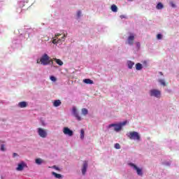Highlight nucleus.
Masks as SVG:
<instances>
[{
    "instance_id": "obj_1",
    "label": "nucleus",
    "mask_w": 179,
    "mask_h": 179,
    "mask_svg": "<svg viewBox=\"0 0 179 179\" xmlns=\"http://www.w3.org/2000/svg\"><path fill=\"white\" fill-rule=\"evenodd\" d=\"M37 64H41V65H43V66H46V65H52L54 64V61L51 59V57L48 56L47 53H44L40 58V59L37 60Z\"/></svg>"
},
{
    "instance_id": "obj_2",
    "label": "nucleus",
    "mask_w": 179,
    "mask_h": 179,
    "mask_svg": "<svg viewBox=\"0 0 179 179\" xmlns=\"http://www.w3.org/2000/svg\"><path fill=\"white\" fill-rule=\"evenodd\" d=\"M124 125H127V121L120 122L119 124H109V128H112V127H114V131H115V132H120V131L122 129V127H124Z\"/></svg>"
},
{
    "instance_id": "obj_3",
    "label": "nucleus",
    "mask_w": 179,
    "mask_h": 179,
    "mask_svg": "<svg viewBox=\"0 0 179 179\" xmlns=\"http://www.w3.org/2000/svg\"><path fill=\"white\" fill-rule=\"evenodd\" d=\"M128 138L133 141H141V136L136 131H130L129 134H127Z\"/></svg>"
},
{
    "instance_id": "obj_4",
    "label": "nucleus",
    "mask_w": 179,
    "mask_h": 179,
    "mask_svg": "<svg viewBox=\"0 0 179 179\" xmlns=\"http://www.w3.org/2000/svg\"><path fill=\"white\" fill-rule=\"evenodd\" d=\"M129 166H131V167H133L134 170H136L138 176H140L141 177L143 176V172H142V169L137 167L136 165L132 163L129 164Z\"/></svg>"
},
{
    "instance_id": "obj_5",
    "label": "nucleus",
    "mask_w": 179,
    "mask_h": 179,
    "mask_svg": "<svg viewBox=\"0 0 179 179\" xmlns=\"http://www.w3.org/2000/svg\"><path fill=\"white\" fill-rule=\"evenodd\" d=\"M38 134L41 138H47V131L42 128H38Z\"/></svg>"
},
{
    "instance_id": "obj_6",
    "label": "nucleus",
    "mask_w": 179,
    "mask_h": 179,
    "mask_svg": "<svg viewBox=\"0 0 179 179\" xmlns=\"http://www.w3.org/2000/svg\"><path fill=\"white\" fill-rule=\"evenodd\" d=\"M150 96H152L157 97V98L160 97L161 92L157 90H150Z\"/></svg>"
},
{
    "instance_id": "obj_7",
    "label": "nucleus",
    "mask_w": 179,
    "mask_h": 179,
    "mask_svg": "<svg viewBox=\"0 0 179 179\" xmlns=\"http://www.w3.org/2000/svg\"><path fill=\"white\" fill-rule=\"evenodd\" d=\"M63 133L64 134V135H68L69 136H73V131L68 127H64L63 129Z\"/></svg>"
},
{
    "instance_id": "obj_8",
    "label": "nucleus",
    "mask_w": 179,
    "mask_h": 179,
    "mask_svg": "<svg viewBox=\"0 0 179 179\" xmlns=\"http://www.w3.org/2000/svg\"><path fill=\"white\" fill-rule=\"evenodd\" d=\"M135 40V36L131 34V36L128 37L127 41L129 45H134V41Z\"/></svg>"
},
{
    "instance_id": "obj_9",
    "label": "nucleus",
    "mask_w": 179,
    "mask_h": 179,
    "mask_svg": "<svg viewBox=\"0 0 179 179\" xmlns=\"http://www.w3.org/2000/svg\"><path fill=\"white\" fill-rule=\"evenodd\" d=\"M73 113L78 121H80L82 120V117H80V116L79 115V113H78V110L76 109V108H73Z\"/></svg>"
},
{
    "instance_id": "obj_10",
    "label": "nucleus",
    "mask_w": 179,
    "mask_h": 179,
    "mask_svg": "<svg viewBox=\"0 0 179 179\" xmlns=\"http://www.w3.org/2000/svg\"><path fill=\"white\" fill-rule=\"evenodd\" d=\"M59 36H61V34H57L55 35V37L52 41L53 44H58V43H60L61 41H62V39H58V37H59Z\"/></svg>"
},
{
    "instance_id": "obj_11",
    "label": "nucleus",
    "mask_w": 179,
    "mask_h": 179,
    "mask_svg": "<svg viewBox=\"0 0 179 179\" xmlns=\"http://www.w3.org/2000/svg\"><path fill=\"white\" fill-rule=\"evenodd\" d=\"M26 167V164L23 162L21 163L18 164V166L17 167V171H22L23 169Z\"/></svg>"
},
{
    "instance_id": "obj_12",
    "label": "nucleus",
    "mask_w": 179,
    "mask_h": 179,
    "mask_svg": "<svg viewBox=\"0 0 179 179\" xmlns=\"http://www.w3.org/2000/svg\"><path fill=\"white\" fill-rule=\"evenodd\" d=\"M87 170V162L86 161L84 162L82 169V174L85 176L86 174V171Z\"/></svg>"
},
{
    "instance_id": "obj_13",
    "label": "nucleus",
    "mask_w": 179,
    "mask_h": 179,
    "mask_svg": "<svg viewBox=\"0 0 179 179\" xmlns=\"http://www.w3.org/2000/svg\"><path fill=\"white\" fill-rule=\"evenodd\" d=\"M52 60L55 61L56 64H57V65H59V66H62L64 65V62L59 59L53 58Z\"/></svg>"
},
{
    "instance_id": "obj_14",
    "label": "nucleus",
    "mask_w": 179,
    "mask_h": 179,
    "mask_svg": "<svg viewBox=\"0 0 179 179\" xmlns=\"http://www.w3.org/2000/svg\"><path fill=\"white\" fill-rule=\"evenodd\" d=\"M18 107H20V108H25V107H27V102L26 101H21L18 103Z\"/></svg>"
},
{
    "instance_id": "obj_15",
    "label": "nucleus",
    "mask_w": 179,
    "mask_h": 179,
    "mask_svg": "<svg viewBox=\"0 0 179 179\" xmlns=\"http://www.w3.org/2000/svg\"><path fill=\"white\" fill-rule=\"evenodd\" d=\"M61 104H62V102H61V100L59 99L55 100L53 102L54 107H59Z\"/></svg>"
},
{
    "instance_id": "obj_16",
    "label": "nucleus",
    "mask_w": 179,
    "mask_h": 179,
    "mask_svg": "<svg viewBox=\"0 0 179 179\" xmlns=\"http://www.w3.org/2000/svg\"><path fill=\"white\" fill-rule=\"evenodd\" d=\"M134 65H135V63L132 61H127V66L129 69H132Z\"/></svg>"
},
{
    "instance_id": "obj_17",
    "label": "nucleus",
    "mask_w": 179,
    "mask_h": 179,
    "mask_svg": "<svg viewBox=\"0 0 179 179\" xmlns=\"http://www.w3.org/2000/svg\"><path fill=\"white\" fill-rule=\"evenodd\" d=\"M84 83H86V85H93V80L86 78L83 80Z\"/></svg>"
},
{
    "instance_id": "obj_18",
    "label": "nucleus",
    "mask_w": 179,
    "mask_h": 179,
    "mask_svg": "<svg viewBox=\"0 0 179 179\" xmlns=\"http://www.w3.org/2000/svg\"><path fill=\"white\" fill-rule=\"evenodd\" d=\"M143 68V66H142V64L137 63L136 64V71H141V70H142Z\"/></svg>"
},
{
    "instance_id": "obj_19",
    "label": "nucleus",
    "mask_w": 179,
    "mask_h": 179,
    "mask_svg": "<svg viewBox=\"0 0 179 179\" xmlns=\"http://www.w3.org/2000/svg\"><path fill=\"white\" fill-rule=\"evenodd\" d=\"M112 12H117L118 11V7L115 6V4H113L110 8Z\"/></svg>"
},
{
    "instance_id": "obj_20",
    "label": "nucleus",
    "mask_w": 179,
    "mask_h": 179,
    "mask_svg": "<svg viewBox=\"0 0 179 179\" xmlns=\"http://www.w3.org/2000/svg\"><path fill=\"white\" fill-rule=\"evenodd\" d=\"M52 176H54L55 177V178H62V175H61L59 173L52 172Z\"/></svg>"
},
{
    "instance_id": "obj_21",
    "label": "nucleus",
    "mask_w": 179,
    "mask_h": 179,
    "mask_svg": "<svg viewBox=\"0 0 179 179\" xmlns=\"http://www.w3.org/2000/svg\"><path fill=\"white\" fill-rule=\"evenodd\" d=\"M156 8L157 9L160 10V9H163V8H164V6L162 3H158Z\"/></svg>"
},
{
    "instance_id": "obj_22",
    "label": "nucleus",
    "mask_w": 179,
    "mask_h": 179,
    "mask_svg": "<svg viewBox=\"0 0 179 179\" xmlns=\"http://www.w3.org/2000/svg\"><path fill=\"white\" fill-rule=\"evenodd\" d=\"M80 139H85V130L83 129L80 130Z\"/></svg>"
},
{
    "instance_id": "obj_23",
    "label": "nucleus",
    "mask_w": 179,
    "mask_h": 179,
    "mask_svg": "<svg viewBox=\"0 0 179 179\" xmlns=\"http://www.w3.org/2000/svg\"><path fill=\"white\" fill-rule=\"evenodd\" d=\"M89 111L86 108H84L82 109V114L83 115H87Z\"/></svg>"
},
{
    "instance_id": "obj_24",
    "label": "nucleus",
    "mask_w": 179,
    "mask_h": 179,
    "mask_svg": "<svg viewBox=\"0 0 179 179\" xmlns=\"http://www.w3.org/2000/svg\"><path fill=\"white\" fill-rule=\"evenodd\" d=\"M158 82L162 85V86H166V81L163 79H159L158 80Z\"/></svg>"
},
{
    "instance_id": "obj_25",
    "label": "nucleus",
    "mask_w": 179,
    "mask_h": 179,
    "mask_svg": "<svg viewBox=\"0 0 179 179\" xmlns=\"http://www.w3.org/2000/svg\"><path fill=\"white\" fill-rule=\"evenodd\" d=\"M36 164H41V163H43V159L38 158L35 160Z\"/></svg>"
},
{
    "instance_id": "obj_26",
    "label": "nucleus",
    "mask_w": 179,
    "mask_h": 179,
    "mask_svg": "<svg viewBox=\"0 0 179 179\" xmlns=\"http://www.w3.org/2000/svg\"><path fill=\"white\" fill-rule=\"evenodd\" d=\"M50 80H52V82H56L57 81V78L55 76H50Z\"/></svg>"
},
{
    "instance_id": "obj_27",
    "label": "nucleus",
    "mask_w": 179,
    "mask_h": 179,
    "mask_svg": "<svg viewBox=\"0 0 179 179\" xmlns=\"http://www.w3.org/2000/svg\"><path fill=\"white\" fill-rule=\"evenodd\" d=\"M115 149H121V145H120V143H115Z\"/></svg>"
},
{
    "instance_id": "obj_28",
    "label": "nucleus",
    "mask_w": 179,
    "mask_h": 179,
    "mask_svg": "<svg viewBox=\"0 0 179 179\" xmlns=\"http://www.w3.org/2000/svg\"><path fill=\"white\" fill-rule=\"evenodd\" d=\"M162 37H163V36H162L161 34H158L157 35V38L158 40H162Z\"/></svg>"
},
{
    "instance_id": "obj_29",
    "label": "nucleus",
    "mask_w": 179,
    "mask_h": 179,
    "mask_svg": "<svg viewBox=\"0 0 179 179\" xmlns=\"http://www.w3.org/2000/svg\"><path fill=\"white\" fill-rule=\"evenodd\" d=\"M1 150H2V152H5V145L2 144L1 145Z\"/></svg>"
},
{
    "instance_id": "obj_30",
    "label": "nucleus",
    "mask_w": 179,
    "mask_h": 179,
    "mask_svg": "<svg viewBox=\"0 0 179 179\" xmlns=\"http://www.w3.org/2000/svg\"><path fill=\"white\" fill-rule=\"evenodd\" d=\"M81 15H82V12H81L80 10L78 11V13H77V16H78V17H79L80 16H81Z\"/></svg>"
},
{
    "instance_id": "obj_31",
    "label": "nucleus",
    "mask_w": 179,
    "mask_h": 179,
    "mask_svg": "<svg viewBox=\"0 0 179 179\" xmlns=\"http://www.w3.org/2000/svg\"><path fill=\"white\" fill-rule=\"evenodd\" d=\"M66 35H68V34H64V36L62 37V41H64L65 40V38H66Z\"/></svg>"
},
{
    "instance_id": "obj_32",
    "label": "nucleus",
    "mask_w": 179,
    "mask_h": 179,
    "mask_svg": "<svg viewBox=\"0 0 179 179\" xmlns=\"http://www.w3.org/2000/svg\"><path fill=\"white\" fill-rule=\"evenodd\" d=\"M171 6L172 8H176V4L173 2H171Z\"/></svg>"
},
{
    "instance_id": "obj_33",
    "label": "nucleus",
    "mask_w": 179,
    "mask_h": 179,
    "mask_svg": "<svg viewBox=\"0 0 179 179\" xmlns=\"http://www.w3.org/2000/svg\"><path fill=\"white\" fill-rule=\"evenodd\" d=\"M16 156H18L17 153L14 152V153L13 154V157H16Z\"/></svg>"
},
{
    "instance_id": "obj_34",
    "label": "nucleus",
    "mask_w": 179,
    "mask_h": 179,
    "mask_svg": "<svg viewBox=\"0 0 179 179\" xmlns=\"http://www.w3.org/2000/svg\"><path fill=\"white\" fill-rule=\"evenodd\" d=\"M127 17L125 15H120V19H125Z\"/></svg>"
},
{
    "instance_id": "obj_35",
    "label": "nucleus",
    "mask_w": 179,
    "mask_h": 179,
    "mask_svg": "<svg viewBox=\"0 0 179 179\" xmlns=\"http://www.w3.org/2000/svg\"><path fill=\"white\" fill-rule=\"evenodd\" d=\"M159 75H161V76H163V72L160 71Z\"/></svg>"
},
{
    "instance_id": "obj_36",
    "label": "nucleus",
    "mask_w": 179,
    "mask_h": 179,
    "mask_svg": "<svg viewBox=\"0 0 179 179\" xmlns=\"http://www.w3.org/2000/svg\"><path fill=\"white\" fill-rule=\"evenodd\" d=\"M53 167L54 169H56V170H58V168H57V166H54Z\"/></svg>"
},
{
    "instance_id": "obj_37",
    "label": "nucleus",
    "mask_w": 179,
    "mask_h": 179,
    "mask_svg": "<svg viewBox=\"0 0 179 179\" xmlns=\"http://www.w3.org/2000/svg\"><path fill=\"white\" fill-rule=\"evenodd\" d=\"M129 1H134V0H129Z\"/></svg>"
}]
</instances>
